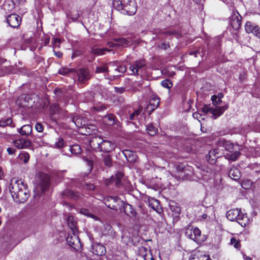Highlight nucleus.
<instances>
[{
	"mask_svg": "<svg viewBox=\"0 0 260 260\" xmlns=\"http://www.w3.org/2000/svg\"><path fill=\"white\" fill-rule=\"evenodd\" d=\"M123 177V173L121 172H118L115 176H112L109 180H107L105 183L107 185H109L110 182H115L117 187H120L121 185V179Z\"/></svg>",
	"mask_w": 260,
	"mask_h": 260,
	"instance_id": "19",
	"label": "nucleus"
},
{
	"mask_svg": "<svg viewBox=\"0 0 260 260\" xmlns=\"http://www.w3.org/2000/svg\"><path fill=\"white\" fill-rule=\"evenodd\" d=\"M7 151L9 155H12L16 152V150L14 148L9 147L7 149Z\"/></svg>",
	"mask_w": 260,
	"mask_h": 260,
	"instance_id": "55",
	"label": "nucleus"
},
{
	"mask_svg": "<svg viewBox=\"0 0 260 260\" xmlns=\"http://www.w3.org/2000/svg\"><path fill=\"white\" fill-rule=\"evenodd\" d=\"M80 213L83 215H84L87 217H91L93 219H96L95 216L90 213L88 209L85 208H82L80 209Z\"/></svg>",
	"mask_w": 260,
	"mask_h": 260,
	"instance_id": "40",
	"label": "nucleus"
},
{
	"mask_svg": "<svg viewBox=\"0 0 260 260\" xmlns=\"http://www.w3.org/2000/svg\"><path fill=\"white\" fill-rule=\"evenodd\" d=\"M94 110L98 112H101L106 109V107L104 105H99L94 107Z\"/></svg>",
	"mask_w": 260,
	"mask_h": 260,
	"instance_id": "47",
	"label": "nucleus"
},
{
	"mask_svg": "<svg viewBox=\"0 0 260 260\" xmlns=\"http://www.w3.org/2000/svg\"><path fill=\"white\" fill-rule=\"evenodd\" d=\"M114 41L116 42V44L118 46H123L126 47L131 45V42L124 38H119V39H115Z\"/></svg>",
	"mask_w": 260,
	"mask_h": 260,
	"instance_id": "31",
	"label": "nucleus"
},
{
	"mask_svg": "<svg viewBox=\"0 0 260 260\" xmlns=\"http://www.w3.org/2000/svg\"><path fill=\"white\" fill-rule=\"evenodd\" d=\"M64 140L62 138H59L57 142H55V146L56 148H60L64 146Z\"/></svg>",
	"mask_w": 260,
	"mask_h": 260,
	"instance_id": "45",
	"label": "nucleus"
},
{
	"mask_svg": "<svg viewBox=\"0 0 260 260\" xmlns=\"http://www.w3.org/2000/svg\"><path fill=\"white\" fill-rule=\"evenodd\" d=\"M15 7L14 3L11 1H8L4 5L3 9L6 12L12 11Z\"/></svg>",
	"mask_w": 260,
	"mask_h": 260,
	"instance_id": "33",
	"label": "nucleus"
},
{
	"mask_svg": "<svg viewBox=\"0 0 260 260\" xmlns=\"http://www.w3.org/2000/svg\"><path fill=\"white\" fill-rule=\"evenodd\" d=\"M9 190L13 200L16 202L24 203L29 196L25 185L21 180L12 182L9 186Z\"/></svg>",
	"mask_w": 260,
	"mask_h": 260,
	"instance_id": "1",
	"label": "nucleus"
},
{
	"mask_svg": "<svg viewBox=\"0 0 260 260\" xmlns=\"http://www.w3.org/2000/svg\"><path fill=\"white\" fill-rule=\"evenodd\" d=\"M229 176L234 180H238L240 178L241 173L237 167H233L229 172Z\"/></svg>",
	"mask_w": 260,
	"mask_h": 260,
	"instance_id": "24",
	"label": "nucleus"
},
{
	"mask_svg": "<svg viewBox=\"0 0 260 260\" xmlns=\"http://www.w3.org/2000/svg\"><path fill=\"white\" fill-rule=\"evenodd\" d=\"M223 97V94L222 93H219L217 95H216V98L218 99V101H222L221 99Z\"/></svg>",
	"mask_w": 260,
	"mask_h": 260,
	"instance_id": "59",
	"label": "nucleus"
},
{
	"mask_svg": "<svg viewBox=\"0 0 260 260\" xmlns=\"http://www.w3.org/2000/svg\"><path fill=\"white\" fill-rule=\"evenodd\" d=\"M68 244L76 250H79L81 247V244L79 237L73 234V236H69L66 239Z\"/></svg>",
	"mask_w": 260,
	"mask_h": 260,
	"instance_id": "14",
	"label": "nucleus"
},
{
	"mask_svg": "<svg viewBox=\"0 0 260 260\" xmlns=\"http://www.w3.org/2000/svg\"><path fill=\"white\" fill-rule=\"evenodd\" d=\"M54 54L58 58H60L62 56V53L61 52H59V51H58V52L54 51Z\"/></svg>",
	"mask_w": 260,
	"mask_h": 260,
	"instance_id": "60",
	"label": "nucleus"
},
{
	"mask_svg": "<svg viewBox=\"0 0 260 260\" xmlns=\"http://www.w3.org/2000/svg\"><path fill=\"white\" fill-rule=\"evenodd\" d=\"M108 67L106 64H103L96 67L95 72L96 73H108Z\"/></svg>",
	"mask_w": 260,
	"mask_h": 260,
	"instance_id": "35",
	"label": "nucleus"
},
{
	"mask_svg": "<svg viewBox=\"0 0 260 260\" xmlns=\"http://www.w3.org/2000/svg\"><path fill=\"white\" fill-rule=\"evenodd\" d=\"M185 234L188 238L198 243H201L203 241L201 238V232L197 227L193 228L191 226H188L185 229Z\"/></svg>",
	"mask_w": 260,
	"mask_h": 260,
	"instance_id": "8",
	"label": "nucleus"
},
{
	"mask_svg": "<svg viewBox=\"0 0 260 260\" xmlns=\"http://www.w3.org/2000/svg\"><path fill=\"white\" fill-rule=\"evenodd\" d=\"M149 206L154 210H157L159 206V202L155 199H152L149 200Z\"/></svg>",
	"mask_w": 260,
	"mask_h": 260,
	"instance_id": "38",
	"label": "nucleus"
},
{
	"mask_svg": "<svg viewBox=\"0 0 260 260\" xmlns=\"http://www.w3.org/2000/svg\"><path fill=\"white\" fill-rule=\"evenodd\" d=\"M189 260H200V253L195 254L192 257L189 258Z\"/></svg>",
	"mask_w": 260,
	"mask_h": 260,
	"instance_id": "56",
	"label": "nucleus"
},
{
	"mask_svg": "<svg viewBox=\"0 0 260 260\" xmlns=\"http://www.w3.org/2000/svg\"><path fill=\"white\" fill-rule=\"evenodd\" d=\"M226 216L230 220L237 221L243 227L246 226L249 222L247 215L242 213L240 209L230 210Z\"/></svg>",
	"mask_w": 260,
	"mask_h": 260,
	"instance_id": "6",
	"label": "nucleus"
},
{
	"mask_svg": "<svg viewBox=\"0 0 260 260\" xmlns=\"http://www.w3.org/2000/svg\"><path fill=\"white\" fill-rule=\"evenodd\" d=\"M109 47L113 48L115 47H117V45L116 44V42H109L107 43Z\"/></svg>",
	"mask_w": 260,
	"mask_h": 260,
	"instance_id": "57",
	"label": "nucleus"
},
{
	"mask_svg": "<svg viewBox=\"0 0 260 260\" xmlns=\"http://www.w3.org/2000/svg\"><path fill=\"white\" fill-rule=\"evenodd\" d=\"M35 128H36V129L38 132H42L43 131V126L42 125V123H37L36 124V125H35Z\"/></svg>",
	"mask_w": 260,
	"mask_h": 260,
	"instance_id": "50",
	"label": "nucleus"
},
{
	"mask_svg": "<svg viewBox=\"0 0 260 260\" xmlns=\"http://www.w3.org/2000/svg\"><path fill=\"white\" fill-rule=\"evenodd\" d=\"M12 120L11 118H7L6 120H2L0 121V126L4 127L7 125H10L12 123Z\"/></svg>",
	"mask_w": 260,
	"mask_h": 260,
	"instance_id": "43",
	"label": "nucleus"
},
{
	"mask_svg": "<svg viewBox=\"0 0 260 260\" xmlns=\"http://www.w3.org/2000/svg\"><path fill=\"white\" fill-rule=\"evenodd\" d=\"M34 197H40L49 187V176L44 173H39L36 175L35 179Z\"/></svg>",
	"mask_w": 260,
	"mask_h": 260,
	"instance_id": "5",
	"label": "nucleus"
},
{
	"mask_svg": "<svg viewBox=\"0 0 260 260\" xmlns=\"http://www.w3.org/2000/svg\"><path fill=\"white\" fill-rule=\"evenodd\" d=\"M159 104V99L156 96L152 97L149 102V104L147 106V109H150L151 111L154 110Z\"/></svg>",
	"mask_w": 260,
	"mask_h": 260,
	"instance_id": "25",
	"label": "nucleus"
},
{
	"mask_svg": "<svg viewBox=\"0 0 260 260\" xmlns=\"http://www.w3.org/2000/svg\"><path fill=\"white\" fill-rule=\"evenodd\" d=\"M114 91L115 92L121 94L123 93L125 91V89L124 87H114Z\"/></svg>",
	"mask_w": 260,
	"mask_h": 260,
	"instance_id": "51",
	"label": "nucleus"
},
{
	"mask_svg": "<svg viewBox=\"0 0 260 260\" xmlns=\"http://www.w3.org/2000/svg\"><path fill=\"white\" fill-rule=\"evenodd\" d=\"M13 144L17 148L24 149L29 147L31 145V142L24 138H20L13 141Z\"/></svg>",
	"mask_w": 260,
	"mask_h": 260,
	"instance_id": "20",
	"label": "nucleus"
},
{
	"mask_svg": "<svg viewBox=\"0 0 260 260\" xmlns=\"http://www.w3.org/2000/svg\"><path fill=\"white\" fill-rule=\"evenodd\" d=\"M146 66L145 60L144 59L136 60L133 65L130 66L129 69L134 75H139V72L142 70Z\"/></svg>",
	"mask_w": 260,
	"mask_h": 260,
	"instance_id": "17",
	"label": "nucleus"
},
{
	"mask_svg": "<svg viewBox=\"0 0 260 260\" xmlns=\"http://www.w3.org/2000/svg\"><path fill=\"white\" fill-rule=\"evenodd\" d=\"M115 71L119 73H124L126 71V68L123 65H117V67L115 69Z\"/></svg>",
	"mask_w": 260,
	"mask_h": 260,
	"instance_id": "46",
	"label": "nucleus"
},
{
	"mask_svg": "<svg viewBox=\"0 0 260 260\" xmlns=\"http://www.w3.org/2000/svg\"><path fill=\"white\" fill-rule=\"evenodd\" d=\"M18 158L24 164H26L29 159V155L27 152L23 151L20 153L18 156Z\"/></svg>",
	"mask_w": 260,
	"mask_h": 260,
	"instance_id": "34",
	"label": "nucleus"
},
{
	"mask_svg": "<svg viewBox=\"0 0 260 260\" xmlns=\"http://www.w3.org/2000/svg\"><path fill=\"white\" fill-rule=\"evenodd\" d=\"M71 152L74 154H80L81 152V148L79 145L75 144L70 147Z\"/></svg>",
	"mask_w": 260,
	"mask_h": 260,
	"instance_id": "37",
	"label": "nucleus"
},
{
	"mask_svg": "<svg viewBox=\"0 0 260 260\" xmlns=\"http://www.w3.org/2000/svg\"><path fill=\"white\" fill-rule=\"evenodd\" d=\"M211 101L214 105H220L222 103V101H218V99H217L216 95L212 96Z\"/></svg>",
	"mask_w": 260,
	"mask_h": 260,
	"instance_id": "48",
	"label": "nucleus"
},
{
	"mask_svg": "<svg viewBox=\"0 0 260 260\" xmlns=\"http://www.w3.org/2000/svg\"><path fill=\"white\" fill-rule=\"evenodd\" d=\"M224 153L223 152V150L220 151V149L217 148L211 150L209 151L208 154L206 156L207 161L211 164H214L216 162L217 158L220 157Z\"/></svg>",
	"mask_w": 260,
	"mask_h": 260,
	"instance_id": "11",
	"label": "nucleus"
},
{
	"mask_svg": "<svg viewBox=\"0 0 260 260\" xmlns=\"http://www.w3.org/2000/svg\"><path fill=\"white\" fill-rule=\"evenodd\" d=\"M245 29L247 33H252L260 39V27L250 21H247L245 25Z\"/></svg>",
	"mask_w": 260,
	"mask_h": 260,
	"instance_id": "15",
	"label": "nucleus"
},
{
	"mask_svg": "<svg viewBox=\"0 0 260 260\" xmlns=\"http://www.w3.org/2000/svg\"><path fill=\"white\" fill-rule=\"evenodd\" d=\"M72 71V70L71 69H69L67 68H63L60 69L59 70L58 73L61 75H67L68 74H69V73L71 72Z\"/></svg>",
	"mask_w": 260,
	"mask_h": 260,
	"instance_id": "44",
	"label": "nucleus"
},
{
	"mask_svg": "<svg viewBox=\"0 0 260 260\" xmlns=\"http://www.w3.org/2000/svg\"><path fill=\"white\" fill-rule=\"evenodd\" d=\"M230 244L234 246V247L236 249L240 248L241 245L240 243V241L237 240L235 237H233L231 239Z\"/></svg>",
	"mask_w": 260,
	"mask_h": 260,
	"instance_id": "42",
	"label": "nucleus"
},
{
	"mask_svg": "<svg viewBox=\"0 0 260 260\" xmlns=\"http://www.w3.org/2000/svg\"><path fill=\"white\" fill-rule=\"evenodd\" d=\"M122 153L128 161L132 162L135 160L136 156L133 152L128 150H124Z\"/></svg>",
	"mask_w": 260,
	"mask_h": 260,
	"instance_id": "32",
	"label": "nucleus"
},
{
	"mask_svg": "<svg viewBox=\"0 0 260 260\" xmlns=\"http://www.w3.org/2000/svg\"><path fill=\"white\" fill-rule=\"evenodd\" d=\"M164 34L166 35H172L173 34V32L170 31H165L164 32Z\"/></svg>",
	"mask_w": 260,
	"mask_h": 260,
	"instance_id": "64",
	"label": "nucleus"
},
{
	"mask_svg": "<svg viewBox=\"0 0 260 260\" xmlns=\"http://www.w3.org/2000/svg\"><path fill=\"white\" fill-rule=\"evenodd\" d=\"M228 108V105L217 107L215 109L211 107L210 105H205L202 108V111L205 113H210L212 114L213 118L216 119L221 116Z\"/></svg>",
	"mask_w": 260,
	"mask_h": 260,
	"instance_id": "9",
	"label": "nucleus"
},
{
	"mask_svg": "<svg viewBox=\"0 0 260 260\" xmlns=\"http://www.w3.org/2000/svg\"><path fill=\"white\" fill-rule=\"evenodd\" d=\"M250 183L249 181V180H247V181H243V182L242 183V186L243 188H245V185H247V184H249Z\"/></svg>",
	"mask_w": 260,
	"mask_h": 260,
	"instance_id": "61",
	"label": "nucleus"
},
{
	"mask_svg": "<svg viewBox=\"0 0 260 260\" xmlns=\"http://www.w3.org/2000/svg\"><path fill=\"white\" fill-rule=\"evenodd\" d=\"M34 95V94H22L18 98L16 101V103L20 107L25 108L29 107L30 102L32 100V96Z\"/></svg>",
	"mask_w": 260,
	"mask_h": 260,
	"instance_id": "12",
	"label": "nucleus"
},
{
	"mask_svg": "<svg viewBox=\"0 0 260 260\" xmlns=\"http://www.w3.org/2000/svg\"><path fill=\"white\" fill-rule=\"evenodd\" d=\"M21 19L16 14H11L7 18V22L9 25L13 28L17 27L20 24Z\"/></svg>",
	"mask_w": 260,
	"mask_h": 260,
	"instance_id": "16",
	"label": "nucleus"
},
{
	"mask_svg": "<svg viewBox=\"0 0 260 260\" xmlns=\"http://www.w3.org/2000/svg\"><path fill=\"white\" fill-rule=\"evenodd\" d=\"M87 164H88V166L90 167V170H91L92 168V165H93L92 161H91V160L88 161Z\"/></svg>",
	"mask_w": 260,
	"mask_h": 260,
	"instance_id": "62",
	"label": "nucleus"
},
{
	"mask_svg": "<svg viewBox=\"0 0 260 260\" xmlns=\"http://www.w3.org/2000/svg\"><path fill=\"white\" fill-rule=\"evenodd\" d=\"M106 51H111V50L107 48H96L93 47L91 49L90 53L95 55L96 56L103 55L105 53Z\"/></svg>",
	"mask_w": 260,
	"mask_h": 260,
	"instance_id": "27",
	"label": "nucleus"
},
{
	"mask_svg": "<svg viewBox=\"0 0 260 260\" xmlns=\"http://www.w3.org/2000/svg\"><path fill=\"white\" fill-rule=\"evenodd\" d=\"M103 162L105 165L108 167H110L112 166V160L110 155H106L104 156Z\"/></svg>",
	"mask_w": 260,
	"mask_h": 260,
	"instance_id": "39",
	"label": "nucleus"
},
{
	"mask_svg": "<svg viewBox=\"0 0 260 260\" xmlns=\"http://www.w3.org/2000/svg\"><path fill=\"white\" fill-rule=\"evenodd\" d=\"M106 252L105 247L102 244H96L92 247V253L97 255H104Z\"/></svg>",
	"mask_w": 260,
	"mask_h": 260,
	"instance_id": "23",
	"label": "nucleus"
},
{
	"mask_svg": "<svg viewBox=\"0 0 260 260\" xmlns=\"http://www.w3.org/2000/svg\"><path fill=\"white\" fill-rule=\"evenodd\" d=\"M105 204L108 208L114 210H121L123 201L117 196H109L104 199Z\"/></svg>",
	"mask_w": 260,
	"mask_h": 260,
	"instance_id": "7",
	"label": "nucleus"
},
{
	"mask_svg": "<svg viewBox=\"0 0 260 260\" xmlns=\"http://www.w3.org/2000/svg\"><path fill=\"white\" fill-rule=\"evenodd\" d=\"M200 260H211L210 256L203 253H200Z\"/></svg>",
	"mask_w": 260,
	"mask_h": 260,
	"instance_id": "49",
	"label": "nucleus"
},
{
	"mask_svg": "<svg viewBox=\"0 0 260 260\" xmlns=\"http://www.w3.org/2000/svg\"><path fill=\"white\" fill-rule=\"evenodd\" d=\"M3 176V172L2 170V168L0 167V179H1Z\"/></svg>",
	"mask_w": 260,
	"mask_h": 260,
	"instance_id": "63",
	"label": "nucleus"
},
{
	"mask_svg": "<svg viewBox=\"0 0 260 260\" xmlns=\"http://www.w3.org/2000/svg\"><path fill=\"white\" fill-rule=\"evenodd\" d=\"M67 222L69 227L72 230L73 234H76L77 232V222L73 216H69L67 219Z\"/></svg>",
	"mask_w": 260,
	"mask_h": 260,
	"instance_id": "26",
	"label": "nucleus"
},
{
	"mask_svg": "<svg viewBox=\"0 0 260 260\" xmlns=\"http://www.w3.org/2000/svg\"><path fill=\"white\" fill-rule=\"evenodd\" d=\"M161 85L162 87L170 89L173 86V83L169 79H165L161 82Z\"/></svg>",
	"mask_w": 260,
	"mask_h": 260,
	"instance_id": "41",
	"label": "nucleus"
},
{
	"mask_svg": "<svg viewBox=\"0 0 260 260\" xmlns=\"http://www.w3.org/2000/svg\"><path fill=\"white\" fill-rule=\"evenodd\" d=\"M125 213L129 217L133 218L135 217L136 215V212L135 209L133 208L132 206L129 204H125L123 202V206L122 207Z\"/></svg>",
	"mask_w": 260,
	"mask_h": 260,
	"instance_id": "21",
	"label": "nucleus"
},
{
	"mask_svg": "<svg viewBox=\"0 0 260 260\" xmlns=\"http://www.w3.org/2000/svg\"><path fill=\"white\" fill-rule=\"evenodd\" d=\"M199 53L198 50H196L193 51H191L189 53L190 55H194L195 57H197L198 54Z\"/></svg>",
	"mask_w": 260,
	"mask_h": 260,
	"instance_id": "58",
	"label": "nucleus"
},
{
	"mask_svg": "<svg viewBox=\"0 0 260 260\" xmlns=\"http://www.w3.org/2000/svg\"><path fill=\"white\" fill-rule=\"evenodd\" d=\"M103 119L107 124L110 125L114 124L116 122V117L112 114H109L104 116Z\"/></svg>",
	"mask_w": 260,
	"mask_h": 260,
	"instance_id": "29",
	"label": "nucleus"
},
{
	"mask_svg": "<svg viewBox=\"0 0 260 260\" xmlns=\"http://www.w3.org/2000/svg\"><path fill=\"white\" fill-rule=\"evenodd\" d=\"M78 77V81L81 83H85L91 77V75L88 69H79L76 71Z\"/></svg>",
	"mask_w": 260,
	"mask_h": 260,
	"instance_id": "13",
	"label": "nucleus"
},
{
	"mask_svg": "<svg viewBox=\"0 0 260 260\" xmlns=\"http://www.w3.org/2000/svg\"><path fill=\"white\" fill-rule=\"evenodd\" d=\"M32 131V128L30 125L26 124L22 126L19 130V133L21 135H28Z\"/></svg>",
	"mask_w": 260,
	"mask_h": 260,
	"instance_id": "30",
	"label": "nucleus"
},
{
	"mask_svg": "<svg viewBox=\"0 0 260 260\" xmlns=\"http://www.w3.org/2000/svg\"><path fill=\"white\" fill-rule=\"evenodd\" d=\"M60 41L59 39L54 38L53 40V45L54 47H59Z\"/></svg>",
	"mask_w": 260,
	"mask_h": 260,
	"instance_id": "53",
	"label": "nucleus"
},
{
	"mask_svg": "<svg viewBox=\"0 0 260 260\" xmlns=\"http://www.w3.org/2000/svg\"><path fill=\"white\" fill-rule=\"evenodd\" d=\"M62 194L63 196H66L74 200H77L81 196V194L80 193L70 189L64 190L62 192Z\"/></svg>",
	"mask_w": 260,
	"mask_h": 260,
	"instance_id": "22",
	"label": "nucleus"
},
{
	"mask_svg": "<svg viewBox=\"0 0 260 260\" xmlns=\"http://www.w3.org/2000/svg\"><path fill=\"white\" fill-rule=\"evenodd\" d=\"M85 187L88 190H92L94 189L95 186L92 184H86Z\"/></svg>",
	"mask_w": 260,
	"mask_h": 260,
	"instance_id": "54",
	"label": "nucleus"
},
{
	"mask_svg": "<svg viewBox=\"0 0 260 260\" xmlns=\"http://www.w3.org/2000/svg\"><path fill=\"white\" fill-rule=\"evenodd\" d=\"M147 131L150 136H154L157 133V128L152 124L147 125Z\"/></svg>",
	"mask_w": 260,
	"mask_h": 260,
	"instance_id": "36",
	"label": "nucleus"
},
{
	"mask_svg": "<svg viewBox=\"0 0 260 260\" xmlns=\"http://www.w3.org/2000/svg\"><path fill=\"white\" fill-rule=\"evenodd\" d=\"M241 18L242 17L239 12L233 8L232 14L229 18V22L234 30H238L241 27Z\"/></svg>",
	"mask_w": 260,
	"mask_h": 260,
	"instance_id": "10",
	"label": "nucleus"
},
{
	"mask_svg": "<svg viewBox=\"0 0 260 260\" xmlns=\"http://www.w3.org/2000/svg\"><path fill=\"white\" fill-rule=\"evenodd\" d=\"M72 122L77 127L83 128L84 126L87 133V135L90 134V128L89 126L86 127L85 126V121L82 117L80 116L74 117L72 119Z\"/></svg>",
	"mask_w": 260,
	"mask_h": 260,
	"instance_id": "18",
	"label": "nucleus"
},
{
	"mask_svg": "<svg viewBox=\"0 0 260 260\" xmlns=\"http://www.w3.org/2000/svg\"><path fill=\"white\" fill-rule=\"evenodd\" d=\"M158 47L160 49L166 50L170 47V45L166 42H162L158 46Z\"/></svg>",
	"mask_w": 260,
	"mask_h": 260,
	"instance_id": "52",
	"label": "nucleus"
},
{
	"mask_svg": "<svg viewBox=\"0 0 260 260\" xmlns=\"http://www.w3.org/2000/svg\"><path fill=\"white\" fill-rule=\"evenodd\" d=\"M113 5L115 9L125 15H133L137 11L134 0H114Z\"/></svg>",
	"mask_w": 260,
	"mask_h": 260,
	"instance_id": "3",
	"label": "nucleus"
},
{
	"mask_svg": "<svg viewBox=\"0 0 260 260\" xmlns=\"http://www.w3.org/2000/svg\"><path fill=\"white\" fill-rule=\"evenodd\" d=\"M216 145L219 149H220V151H222V149L223 151V149H224V150L229 152H233V153H226L224 155L225 158L227 159L235 161L238 159L241 154L239 151V146L238 145H236V146L238 147V149H237L235 148V146L233 143L225 140L223 138H219L216 142Z\"/></svg>",
	"mask_w": 260,
	"mask_h": 260,
	"instance_id": "2",
	"label": "nucleus"
},
{
	"mask_svg": "<svg viewBox=\"0 0 260 260\" xmlns=\"http://www.w3.org/2000/svg\"><path fill=\"white\" fill-rule=\"evenodd\" d=\"M142 112V108L140 107L138 109L135 110L133 112H129L128 119L131 120H135L138 119L139 116Z\"/></svg>",
	"mask_w": 260,
	"mask_h": 260,
	"instance_id": "28",
	"label": "nucleus"
},
{
	"mask_svg": "<svg viewBox=\"0 0 260 260\" xmlns=\"http://www.w3.org/2000/svg\"><path fill=\"white\" fill-rule=\"evenodd\" d=\"M89 145L96 152L109 153L114 149V145L110 141L104 140L101 137L91 138Z\"/></svg>",
	"mask_w": 260,
	"mask_h": 260,
	"instance_id": "4",
	"label": "nucleus"
}]
</instances>
